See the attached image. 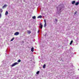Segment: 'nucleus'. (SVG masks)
I'll use <instances>...</instances> for the list:
<instances>
[{
    "label": "nucleus",
    "mask_w": 79,
    "mask_h": 79,
    "mask_svg": "<svg viewBox=\"0 0 79 79\" xmlns=\"http://www.w3.org/2000/svg\"><path fill=\"white\" fill-rule=\"evenodd\" d=\"M75 3H76V1H73L72 2V4L73 5V4H74Z\"/></svg>",
    "instance_id": "nucleus-7"
},
{
    "label": "nucleus",
    "mask_w": 79,
    "mask_h": 79,
    "mask_svg": "<svg viewBox=\"0 0 79 79\" xmlns=\"http://www.w3.org/2000/svg\"><path fill=\"white\" fill-rule=\"evenodd\" d=\"M42 17L41 15H40L37 17V18H42Z\"/></svg>",
    "instance_id": "nucleus-9"
},
{
    "label": "nucleus",
    "mask_w": 79,
    "mask_h": 79,
    "mask_svg": "<svg viewBox=\"0 0 79 79\" xmlns=\"http://www.w3.org/2000/svg\"><path fill=\"white\" fill-rule=\"evenodd\" d=\"M32 18L33 19H35L36 17H35V16H34L32 17Z\"/></svg>",
    "instance_id": "nucleus-12"
},
{
    "label": "nucleus",
    "mask_w": 79,
    "mask_h": 79,
    "mask_svg": "<svg viewBox=\"0 0 79 79\" xmlns=\"http://www.w3.org/2000/svg\"><path fill=\"white\" fill-rule=\"evenodd\" d=\"M18 62H15L13 64L11 65L12 67H13V66H15V65H17V64H18Z\"/></svg>",
    "instance_id": "nucleus-1"
},
{
    "label": "nucleus",
    "mask_w": 79,
    "mask_h": 79,
    "mask_svg": "<svg viewBox=\"0 0 79 79\" xmlns=\"http://www.w3.org/2000/svg\"><path fill=\"white\" fill-rule=\"evenodd\" d=\"M1 14L0 13V18H1Z\"/></svg>",
    "instance_id": "nucleus-20"
},
{
    "label": "nucleus",
    "mask_w": 79,
    "mask_h": 79,
    "mask_svg": "<svg viewBox=\"0 0 79 79\" xmlns=\"http://www.w3.org/2000/svg\"><path fill=\"white\" fill-rule=\"evenodd\" d=\"M8 12L6 11L5 14V15H8Z\"/></svg>",
    "instance_id": "nucleus-6"
},
{
    "label": "nucleus",
    "mask_w": 79,
    "mask_h": 79,
    "mask_svg": "<svg viewBox=\"0 0 79 79\" xmlns=\"http://www.w3.org/2000/svg\"><path fill=\"white\" fill-rule=\"evenodd\" d=\"M76 13H77V11H76L74 13L75 15H76Z\"/></svg>",
    "instance_id": "nucleus-19"
},
{
    "label": "nucleus",
    "mask_w": 79,
    "mask_h": 79,
    "mask_svg": "<svg viewBox=\"0 0 79 79\" xmlns=\"http://www.w3.org/2000/svg\"><path fill=\"white\" fill-rule=\"evenodd\" d=\"M31 51L32 52H34V48H31Z\"/></svg>",
    "instance_id": "nucleus-5"
},
{
    "label": "nucleus",
    "mask_w": 79,
    "mask_h": 79,
    "mask_svg": "<svg viewBox=\"0 0 79 79\" xmlns=\"http://www.w3.org/2000/svg\"><path fill=\"white\" fill-rule=\"evenodd\" d=\"M27 31L28 34H30L31 33V31Z\"/></svg>",
    "instance_id": "nucleus-8"
},
{
    "label": "nucleus",
    "mask_w": 79,
    "mask_h": 79,
    "mask_svg": "<svg viewBox=\"0 0 79 79\" xmlns=\"http://www.w3.org/2000/svg\"><path fill=\"white\" fill-rule=\"evenodd\" d=\"M14 39H15V38H13L10 40V41H13V40H14Z\"/></svg>",
    "instance_id": "nucleus-13"
},
{
    "label": "nucleus",
    "mask_w": 79,
    "mask_h": 79,
    "mask_svg": "<svg viewBox=\"0 0 79 79\" xmlns=\"http://www.w3.org/2000/svg\"><path fill=\"white\" fill-rule=\"evenodd\" d=\"M19 33L18 32H16L14 34V35H18Z\"/></svg>",
    "instance_id": "nucleus-2"
},
{
    "label": "nucleus",
    "mask_w": 79,
    "mask_h": 79,
    "mask_svg": "<svg viewBox=\"0 0 79 79\" xmlns=\"http://www.w3.org/2000/svg\"><path fill=\"white\" fill-rule=\"evenodd\" d=\"M7 6V5H5L4 6H3L2 8H6V7Z\"/></svg>",
    "instance_id": "nucleus-4"
},
{
    "label": "nucleus",
    "mask_w": 79,
    "mask_h": 79,
    "mask_svg": "<svg viewBox=\"0 0 79 79\" xmlns=\"http://www.w3.org/2000/svg\"><path fill=\"white\" fill-rule=\"evenodd\" d=\"M73 40H72L70 43V45H71L73 44Z\"/></svg>",
    "instance_id": "nucleus-10"
},
{
    "label": "nucleus",
    "mask_w": 79,
    "mask_h": 79,
    "mask_svg": "<svg viewBox=\"0 0 79 79\" xmlns=\"http://www.w3.org/2000/svg\"><path fill=\"white\" fill-rule=\"evenodd\" d=\"M38 33H39V31H38Z\"/></svg>",
    "instance_id": "nucleus-22"
},
{
    "label": "nucleus",
    "mask_w": 79,
    "mask_h": 79,
    "mask_svg": "<svg viewBox=\"0 0 79 79\" xmlns=\"http://www.w3.org/2000/svg\"><path fill=\"white\" fill-rule=\"evenodd\" d=\"M40 29H42V27H43V25L42 24V23H40Z\"/></svg>",
    "instance_id": "nucleus-3"
},
{
    "label": "nucleus",
    "mask_w": 79,
    "mask_h": 79,
    "mask_svg": "<svg viewBox=\"0 0 79 79\" xmlns=\"http://www.w3.org/2000/svg\"><path fill=\"white\" fill-rule=\"evenodd\" d=\"M44 22L45 23H46V20H44Z\"/></svg>",
    "instance_id": "nucleus-18"
},
{
    "label": "nucleus",
    "mask_w": 79,
    "mask_h": 79,
    "mask_svg": "<svg viewBox=\"0 0 79 79\" xmlns=\"http://www.w3.org/2000/svg\"><path fill=\"white\" fill-rule=\"evenodd\" d=\"M61 9H60V10H61Z\"/></svg>",
    "instance_id": "nucleus-23"
},
{
    "label": "nucleus",
    "mask_w": 79,
    "mask_h": 79,
    "mask_svg": "<svg viewBox=\"0 0 79 79\" xmlns=\"http://www.w3.org/2000/svg\"><path fill=\"white\" fill-rule=\"evenodd\" d=\"M40 72L39 71H38L37 73H36V74H39Z\"/></svg>",
    "instance_id": "nucleus-15"
},
{
    "label": "nucleus",
    "mask_w": 79,
    "mask_h": 79,
    "mask_svg": "<svg viewBox=\"0 0 79 79\" xmlns=\"http://www.w3.org/2000/svg\"><path fill=\"white\" fill-rule=\"evenodd\" d=\"M18 62H19V63L21 62V60L19 59L18 60Z\"/></svg>",
    "instance_id": "nucleus-14"
},
{
    "label": "nucleus",
    "mask_w": 79,
    "mask_h": 79,
    "mask_svg": "<svg viewBox=\"0 0 79 79\" xmlns=\"http://www.w3.org/2000/svg\"><path fill=\"white\" fill-rule=\"evenodd\" d=\"M45 67V64H44L43 65V68H44Z\"/></svg>",
    "instance_id": "nucleus-17"
},
{
    "label": "nucleus",
    "mask_w": 79,
    "mask_h": 79,
    "mask_svg": "<svg viewBox=\"0 0 79 79\" xmlns=\"http://www.w3.org/2000/svg\"><path fill=\"white\" fill-rule=\"evenodd\" d=\"M55 20H56V21H57V19H55Z\"/></svg>",
    "instance_id": "nucleus-21"
},
{
    "label": "nucleus",
    "mask_w": 79,
    "mask_h": 79,
    "mask_svg": "<svg viewBox=\"0 0 79 79\" xmlns=\"http://www.w3.org/2000/svg\"><path fill=\"white\" fill-rule=\"evenodd\" d=\"M79 5V2H77L75 4V5H76V6L77 5Z\"/></svg>",
    "instance_id": "nucleus-11"
},
{
    "label": "nucleus",
    "mask_w": 79,
    "mask_h": 79,
    "mask_svg": "<svg viewBox=\"0 0 79 79\" xmlns=\"http://www.w3.org/2000/svg\"><path fill=\"white\" fill-rule=\"evenodd\" d=\"M46 23H45V24L44 25V27H45L46 26H47V24H46Z\"/></svg>",
    "instance_id": "nucleus-16"
}]
</instances>
